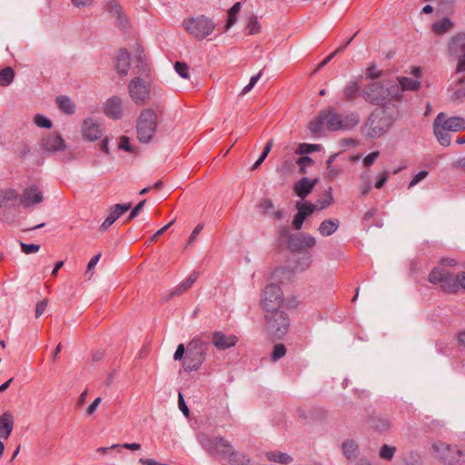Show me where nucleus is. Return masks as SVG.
<instances>
[{"label": "nucleus", "mask_w": 465, "mask_h": 465, "mask_svg": "<svg viewBox=\"0 0 465 465\" xmlns=\"http://www.w3.org/2000/svg\"><path fill=\"white\" fill-rule=\"evenodd\" d=\"M296 209L298 213L294 216L292 225L294 229H301L304 220L309 215L312 214L316 210L317 206L308 203L298 202L296 203Z\"/></svg>", "instance_id": "6ab92c4d"}, {"label": "nucleus", "mask_w": 465, "mask_h": 465, "mask_svg": "<svg viewBox=\"0 0 465 465\" xmlns=\"http://www.w3.org/2000/svg\"><path fill=\"white\" fill-rule=\"evenodd\" d=\"M80 134L83 140L85 142H98L105 134L103 120L96 116L84 118L80 125Z\"/></svg>", "instance_id": "f8f14e48"}, {"label": "nucleus", "mask_w": 465, "mask_h": 465, "mask_svg": "<svg viewBox=\"0 0 465 465\" xmlns=\"http://www.w3.org/2000/svg\"><path fill=\"white\" fill-rule=\"evenodd\" d=\"M431 454L443 465H463L465 463V450L440 440L431 444Z\"/></svg>", "instance_id": "0eeeda50"}, {"label": "nucleus", "mask_w": 465, "mask_h": 465, "mask_svg": "<svg viewBox=\"0 0 465 465\" xmlns=\"http://www.w3.org/2000/svg\"><path fill=\"white\" fill-rule=\"evenodd\" d=\"M380 155L379 152H372L366 155L363 159V164L366 167H370L376 161L378 156Z\"/></svg>", "instance_id": "bf43d9fd"}, {"label": "nucleus", "mask_w": 465, "mask_h": 465, "mask_svg": "<svg viewBox=\"0 0 465 465\" xmlns=\"http://www.w3.org/2000/svg\"><path fill=\"white\" fill-rule=\"evenodd\" d=\"M456 262L453 259H442L440 265L435 267L429 275V281L434 284H441L442 288L448 292H453L455 290L454 278L446 267L454 266Z\"/></svg>", "instance_id": "9d476101"}, {"label": "nucleus", "mask_w": 465, "mask_h": 465, "mask_svg": "<svg viewBox=\"0 0 465 465\" xmlns=\"http://www.w3.org/2000/svg\"><path fill=\"white\" fill-rule=\"evenodd\" d=\"M47 303H48L47 300H43L36 304V307H35V317L36 318H39L45 312Z\"/></svg>", "instance_id": "0e129e2a"}, {"label": "nucleus", "mask_w": 465, "mask_h": 465, "mask_svg": "<svg viewBox=\"0 0 465 465\" xmlns=\"http://www.w3.org/2000/svg\"><path fill=\"white\" fill-rule=\"evenodd\" d=\"M175 73L184 80L191 79V72L190 67L187 64L183 62H175L173 65Z\"/></svg>", "instance_id": "e433bc0d"}, {"label": "nucleus", "mask_w": 465, "mask_h": 465, "mask_svg": "<svg viewBox=\"0 0 465 465\" xmlns=\"http://www.w3.org/2000/svg\"><path fill=\"white\" fill-rule=\"evenodd\" d=\"M359 123L356 114H341V129H350Z\"/></svg>", "instance_id": "f704fd0d"}, {"label": "nucleus", "mask_w": 465, "mask_h": 465, "mask_svg": "<svg viewBox=\"0 0 465 465\" xmlns=\"http://www.w3.org/2000/svg\"><path fill=\"white\" fill-rule=\"evenodd\" d=\"M112 448H118V451L121 452L122 449H126L130 450H139L141 449V445L139 443H124V444H114Z\"/></svg>", "instance_id": "603ef678"}, {"label": "nucleus", "mask_w": 465, "mask_h": 465, "mask_svg": "<svg viewBox=\"0 0 465 465\" xmlns=\"http://www.w3.org/2000/svg\"><path fill=\"white\" fill-rule=\"evenodd\" d=\"M19 193L13 188L0 191V207L15 206L19 204Z\"/></svg>", "instance_id": "a878e982"}, {"label": "nucleus", "mask_w": 465, "mask_h": 465, "mask_svg": "<svg viewBox=\"0 0 465 465\" xmlns=\"http://www.w3.org/2000/svg\"><path fill=\"white\" fill-rule=\"evenodd\" d=\"M454 26V23L450 18L448 17H442L438 19L433 25H432V31L435 35H443L449 31H450Z\"/></svg>", "instance_id": "7c9ffc66"}, {"label": "nucleus", "mask_w": 465, "mask_h": 465, "mask_svg": "<svg viewBox=\"0 0 465 465\" xmlns=\"http://www.w3.org/2000/svg\"><path fill=\"white\" fill-rule=\"evenodd\" d=\"M158 114L152 108L143 109L135 124L136 137L143 143L151 142L157 131Z\"/></svg>", "instance_id": "423d86ee"}, {"label": "nucleus", "mask_w": 465, "mask_h": 465, "mask_svg": "<svg viewBox=\"0 0 465 465\" xmlns=\"http://www.w3.org/2000/svg\"><path fill=\"white\" fill-rule=\"evenodd\" d=\"M441 116H437L434 121V134L439 143L443 146H448L450 143V136L442 125H440Z\"/></svg>", "instance_id": "c756f323"}, {"label": "nucleus", "mask_w": 465, "mask_h": 465, "mask_svg": "<svg viewBox=\"0 0 465 465\" xmlns=\"http://www.w3.org/2000/svg\"><path fill=\"white\" fill-rule=\"evenodd\" d=\"M19 205L25 208L41 203L44 201V194L41 185L36 183L27 184L23 193H19Z\"/></svg>", "instance_id": "4468645a"}, {"label": "nucleus", "mask_w": 465, "mask_h": 465, "mask_svg": "<svg viewBox=\"0 0 465 465\" xmlns=\"http://www.w3.org/2000/svg\"><path fill=\"white\" fill-rule=\"evenodd\" d=\"M450 54L459 58L457 72L465 71V34L453 36L449 45Z\"/></svg>", "instance_id": "dca6fc26"}, {"label": "nucleus", "mask_w": 465, "mask_h": 465, "mask_svg": "<svg viewBox=\"0 0 465 465\" xmlns=\"http://www.w3.org/2000/svg\"><path fill=\"white\" fill-rule=\"evenodd\" d=\"M325 128L332 131L341 129V114L328 110L322 112L318 119L310 124V129L314 134L320 133Z\"/></svg>", "instance_id": "ddd939ff"}, {"label": "nucleus", "mask_w": 465, "mask_h": 465, "mask_svg": "<svg viewBox=\"0 0 465 465\" xmlns=\"http://www.w3.org/2000/svg\"><path fill=\"white\" fill-rule=\"evenodd\" d=\"M340 222L338 219L323 220L319 225L318 232L323 237L332 235L339 228Z\"/></svg>", "instance_id": "c85d7f7f"}, {"label": "nucleus", "mask_w": 465, "mask_h": 465, "mask_svg": "<svg viewBox=\"0 0 465 465\" xmlns=\"http://www.w3.org/2000/svg\"><path fill=\"white\" fill-rule=\"evenodd\" d=\"M261 25L258 22L257 17L252 16L249 19L246 31L248 35H257L261 32Z\"/></svg>", "instance_id": "49530a36"}, {"label": "nucleus", "mask_w": 465, "mask_h": 465, "mask_svg": "<svg viewBox=\"0 0 465 465\" xmlns=\"http://www.w3.org/2000/svg\"><path fill=\"white\" fill-rule=\"evenodd\" d=\"M185 353H186V350H185L183 344H180V345H178L176 351L174 352L173 359L175 361H181V360L183 361V359H184L183 355H185Z\"/></svg>", "instance_id": "69168bd1"}, {"label": "nucleus", "mask_w": 465, "mask_h": 465, "mask_svg": "<svg viewBox=\"0 0 465 465\" xmlns=\"http://www.w3.org/2000/svg\"><path fill=\"white\" fill-rule=\"evenodd\" d=\"M341 451L347 460H354L359 455V445L355 440L347 439L341 444Z\"/></svg>", "instance_id": "cd10ccee"}, {"label": "nucleus", "mask_w": 465, "mask_h": 465, "mask_svg": "<svg viewBox=\"0 0 465 465\" xmlns=\"http://www.w3.org/2000/svg\"><path fill=\"white\" fill-rule=\"evenodd\" d=\"M137 465H168V464L159 462L154 459L143 457V458L139 459V460L137 461Z\"/></svg>", "instance_id": "e2e57ef3"}, {"label": "nucleus", "mask_w": 465, "mask_h": 465, "mask_svg": "<svg viewBox=\"0 0 465 465\" xmlns=\"http://www.w3.org/2000/svg\"><path fill=\"white\" fill-rule=\"evenodd\" d=\"M381 75V71L378 69L375 65H371L366 69V78L367 79H376Z\"/></svg>", "instance_id": "3c124183"}, {"label": "nucleus", "mask_w": 465, "mask_h": 465, "mask_svg": "<svg viewBox=\"0 0 465 465\" xmlns=\"http://www.w3.org/2000/svg\"><path fill=\"white\" fill-rule=\"evenodd\" d=\"M178 407H179L180 411L184 414V416H186V417L189 416V409L186 406L185 401L181 393H179Z\"/></svg>", "instance_id": "338daca9"}, {"label": "nucleus", "mask_w": 465, "mask_h": 465, "mask_svg": "<svg viewBox=\"0 0 465 465\" xmlns=\"http://www.w3.org/2000/svg\"><path fill=\"white\" fill-rule=\"evenodd\" d=\"M396 452V448L391 445L383 444L379 451V456L381 459L385 460H390L393 458Z\"/></svg>", "instance_id": "79ce46f5"}, {"label": "nucleus", "mask_w": 465, "mask_h": 465, "mask_svg": "<svg viewBox=\"0 0 465 465\" xmlns=\"http://www.w3.org/2000/svg\"><path fill=\"white\" fill-rule=\"evenodd\" d=\"M428 175V172L426 171H421L419 173H417L413 179L411 180V182L409 184V188H411L413 186H415L417 183H419L420 182H421L422 180H424Z\"/></svg>", "instance_id": "680f3d73"}, {"label": "nucleus", "mask_w": 465, "mask_h": 465, "mask_svg": "<svg viewBox=\"0 0 465 465\" xmlns=\"http://www.w3.org/2000/svg\"><path fill=\"white\" fill-rule=\"evenodd\" d=\"M333 203V198L331 193V191H327L324 193L323 196L318 200L317 203L315 204L317 206V210H323L327 207L331 206Z\"/></svg>", "instance_id": "37998d69"}, {"label": "nucleus", "mask_w": 465, "mask_h": 465, "mask_svg": "<svg viewBox=\"0 0 465 465\" xmlns=\"http://www.w3.org/2000/svg\"><path fill=\"white\" fill-rule=\"evenodd\" d=\"M297 241L299 250L313 248L317 243L316 238L311 234H301Z\"/></svg>", "instance_id": "72a5a7b5"}, {"label": "nucleus", "mask_w": 465, "mask_h": 465, "mask_svg": "<svg viewBox=\"0 0 465 465\" xmlns=\"http://www.w3.org/2000/svg\"><path fill=\"white\" fill-rule=\"evenodd\" d=\"M152 81L147 76H135L128 84V94L135 104H143L152 97Z\"/></svg>", "instance_id": "1a4fd4ad"}, {"label": "nucleus", "mask_w": 465, "mask_h": 465, "mask_svg": "<svg viewBox=\"0 0 465 465\" xmlns=\"http://www.w3.org/2000/svg\"><path fill=\"white\" fill-rule=\"evenodd\" d=\"M272 147V141H269L264 147L262 154L260 155V158L252 165L253 170L257 169L262 164V163L264 161V159L267 157L268 153H270Z\"/></svg>", "instance_id": "09e8293b"}, {"label": "nucleus", "mask_w": 465, "mask_h": 465, "mask_svg": "<svg viewBox=\"0 0 465 465\" xmlns=\"http://www.w3.org/2000/svg\"><path fill=\"white\" fill-rule=\"evenodd\" d=\"M465 77L460 78L450 84L449 87L450 99L455 103L465 101Z\"/></svg>", "instance_id": "393cba45"}, {"label": "nucleus", "mask_w": 465, "mask_h": 465, "mask_svg": "<svg viewBox=\"0 0 465 465\" xmlns=\"http://www.w3.org/2000/svg\"><path fill=\"white\" fill-rule=\"evenodd\" d=\"M198 441L209 454L219 457L225 465H252L249 455L236 450L225 438L201 433Z\"/></svg>", "instance_id": "7ed1b4c3"}, {"label": "nucleus", "mask_w": 465, "mask_h": 465, "mask_svg": "<svg viewBox=\"0 0 465 465\" xmlns=\"http://www.w3.org/2000/svg\"><path fill=\"white\" fill-rule=\"evenodd\" d=\"M452 168L455 170H460L465 172V157L459 158L455 160L452 164Z\"/></svg>", "instance_id": "774afa93"}, {"label": "nucleus", "mask_w": 465, "mask_h": 465, "mask_svg": "<svg viewBox=\"0 0 465 465\" xmlns=\"http://www.w3.org/2000/svg\"><path fill=\"white\" fill-rule=\"evenodd\" d=\"M312 262V255L307 253L298 260L295 270L297 272H303L311 266Z\"/></svg>", "instance_id": "a18cd8bd"}, {"label": "nucleus", "mask_w": 465, "mask_h": 465, "mask_svg": "<svg viewBox=\"0 0 465 465\" xmlns=\"http://www.w3.org/2000/svg\"><path fill=\"white\" fill-rule=\"evenodd\" d=\"M298 301L284 298L281 287L270 283L263 289L260 298V308L263 312L267 331L275 338L282 339L289 330L290 320L283 309L295 308Z\"/></svg>", "instance_id": "f257e3e1"}, {"label": "nucleus", "mask_w": 465, "mask_h": 465, "mask_svg": "<svg viewBox=\"0 0 465 465\" xmlns=\"http://www.w3.org/2000/svg\"><path fill=\"white\" fill-rule=\"evenodd\" d=\"M420 85V82L417 79L398 77L396 81L374 82L363 90V94L371 103L395 104L401 101L402 92L416 91Z\"/></svg>", "instance_id": "f03ea898"}, {"label": "nucleus", "mask_w": 465, "mask_h": 465, "mask_svg": "<svg viewBox=\"0 0 465 465\" xmlns=\"http://www.w3.org/2000/svg\"><path fill=\"white\" fill-rule=\"evenodd\" d=\"M101 253H98L96 255H94L88 262L87 264V268H86V275H88V280H91L94 276V268L95 267V265L97 264V262H99L100 258H101Z\"/></svg>", "instance_id": "de8ad7c7"}, {"label": "nucleus", "mask_w": 465, "mask_h": 465, "mask_svg": "<svg viewBox=\"0 0 465 465\" xmlns=\"http://www.w3.org/2000/svg\"><path fill=\"white\" fill-rule=\"evenodd\" d=\"M437 116H441L440 125L450 132H460L465 130V119L459 116L447 118L443 113Z\"/></svg>", "instance_id": "4be33fe9"}, {"label": "nucleus", "mask_w": 465, "mask_h": 465, "mask_svg": "<svg viewBox=\"0 0 465 465\" xmlns=\"http://www.w3.org/2000/svg\"><path fill=\"white\" fill-rule=\"evenodd\" d=\"M21 249H22V252H25V254L35 253L39 251L40 245L26 244V243L22 242Z\"/></svg>", "instance_id": "6e6d98bb"}, {"label": "nucleus", "mask_w": 465, "mask_h": 465, "mask_svg": "<svg viewBox=\"0 0 465 465\" xmlns=\"http://www.w3.org/2000/svg\"><path fill=\"white\" fill-rule=\"evenodd\" d=\"M99 142V148L104 154L110 153V148H109V138L104 135V137L98 141Z\"/></svg>", "instance_id": "052dcab7"}, {"label": "nucleus", "mask_w": 465, "mask_h": 465, "mask_svg": "<svg viewBox=\"0 0 465 465\" xmlns=\"http://www.w3.org/2000/svg\"><path fill=\"white\" fill-rule=\"evenodd\" d=\"M197 279H198V272H191L187 276V278L185 280H183L176 287L175 292L181 293V292L187 291L188 289H190L193 286V284L196 282Z\"/></svg>", "instance_id": "c9c22d12"}, {"label": "nucleus", "mask_w": 465, "mask_h": 465, "mask_svg": "<svg viewBox=\"0 0 465 465\" xmlns=\"http://www.w3.org/2000/svg\"><path fill=\"white\" fill-rule=\"evenodd\" d=\"M259 209L261 210V212L263 214H265L274 220H279L283 215L282 211L280 209H277L275 207L274 203H272V201L269 198H262L260 201Z\"/></svg>", "instance_id": "5701e85b"}, {"label": "nucleus", "mask_w": 465, "mask_h": 465, "mask_svg": "<svg viewBox=\"0 0 465 465\" xmlns=\"http://www.w3.org/2000/svg\"><path fill=\"white\" fill-rule=\"evenodd\" d=\"M104 113L113 119H120L124 113V101L119 96H112L104 104Z\"/></svg>", "instance_id": "a211bd4d"}, {"label": "nucleus", "mask_w": 465, "mask_h": 465, "mask_svg": "<svg viewBox=\"0 0 465 465\" xmlns=\"http://www.w3.org/2000/svg\"><path fill=\"white\" fill-rule=\"evenodd\" d=\"M360 83L358 81L351 82L344 89V95L348 99H352L356 96L360 90Z\"/></svg>", "instance_id": "c03bdc74"}, {"label": "nucleus", "mask_w": 465, "mask_h": 465, "mask_svg": "<svg viewBox=\"0 0 465 465\" xmlns=\"http://www.w3.org/2000/svg\"><path fill=\"white\" fill-rule=\"evenodd\" d=\"M380 105L375 109L368 119L366 124V134L368 136L375 138L383 135L392 125L395 120V105L393 103Z\"/></svg>", "instance_id": "20e7f679"}, {"label": "nucleus", "mask_w": 465, "mask_h": 465, "mask_svg": "<svg viewBox=\"0 0 465 465\" xmlns=\"http://www.w3.org/2000/svg\"><path fill=\"white\" fill-rule=\"evenodd\" d=\"M56 104L59 109L66 114H73L75 112V104L74 100L68 96H58L56 98Z\"/></svg>", "instance_id": "2f4dec72"}, {"label": "nucleus", "mask_w": 465, "mask_h": 465, "mask_svg": "<svg viewBox=\"0 0 465 465\" xmlns=\"http://www.w3.org/2000/svg\"><path fill=\"white\" fill-rule=\"evenodd\" d=\"M298 164L300 166V172L305 173L306 168L312 164V160L307 156L301 157L298 161Z\"/></svg>", "instance_id": "4d7b16f0"}, {"label": "nucleus", "mask_w": 465, "mask_h": 465, "mask_svg": "<svg viewBox=\"0 0 465 465\" xmlns=\"http://www.w3.org/2000/svg\"><path fill=\"white\" fill-rule=\"evenodd\" d=\"M42 150L49 153L64 152L67 149V143L58 132H51L45 134L40 142Z\"/></svg>", "instance_id": "2eb2a0df"}, {"label": "nucleus", "mask_w": 465, "mask_h": 465, "mask_svg": "<svg viewBox=\"0 0 465 465\" xmlns=\"http://www.w3.org/2000/svg\"><path fill=\"white\" fill-rule=\"evenodd\" d=\"M265 457L267 460L271 462L280 463L283 465H288L292 462V457L282 450H269L265 452Z\"/></svg>", "instance_id": "bb28decb"}, {"label": "nucleus", "mask_w": 465, "mask_h": 465, "mask_svg": "<svg viewBox=\"0 0 465 465\" xmlns=\"http://www.w3.org/2000/svg\"><path fill=\"white\" fill-rule=\"evenodd\" d=\"M143 48L139 43H135L130 51L126 49L119 51L115 58L114 69L120 76H125L128 74L131 62L138 67L143 64Z\"/></svg>", "instance_id": "6e6552de"}, {"label": "nucleus", "mask_w": 465, "mask_h": 465, "mask_svg": "<svg viewBox=\"0 0 465 465\" xmlns=\"http://www.w3.org/2000/svg\"><path fill=\"white\" fill-rule=\"evenodd\" d=\"M361 179L363 181V184L361 187V193L367 194L371 189V183L368 180V175L365 173H363L361 174Z\"/></svg>", "instance_id": "13d9d810"}, {"label": "nucleus", "mask_w": 465, "mask_h": 465, "mask_svg": "<svg viewBox=\"0 0 465 465\" xmlns=\"http://www.w3.org/2000/svg\"><path fill=\"white\" fill-rule=\"evenodd\" d=\"M238 338L233 334H225L222 331H215L213 334V343L218 350H226L236 344Z\"/></svg>", "instance_id": "412c9836"}, {"label": "nucleus", "mask_w": 465, "mask_h": 465, "mask_svg": "<svg viewBox=\"0 0 465 465\" xmlns=\"http://www.w3.org/2000/svg\"><path fill=\"white\" fill-rule=\"evenodd\" d=\"M15 77V72L11 67H6L0 71V85L7 86L9 85Z\"/></svg>", "instance_id": "58836bf2"}, {"label": "nucleus", "mask_w": 465, "mask_h": 465, "mask_svg": "<svg viewBox=\"0 0 465 465\" xmlns=\"http://www.w3.org/2000/svg\"><path fill=\"white\" fill-rule=\"evenodd\" d=\"M205 358L204 343L199 340H193L186 348L183 361V367L186 371H196L200 368Z\"/></svg>", "instance_id": "9b49d317"}, {"label": "nucleus", "mask_w": 465, "mask_h": 465, "mask_svg": "<svg viewBox=\"0 0 465 465\" xmlns=\"http://www.w3.org/2000/svg\"><path fill=\"white\" fill-rule=\"evenodd\" d=\"M241 9V4L235 3L228 11V19L225 25V30H229L237 20V15Z\"/></svg>", "instance_id": "4c0bfd02"}, {"label": "nucleus", "mask_w": 465, "mask_h": 465, "mask_svg": "<svg viewBox=\"0 0 465 465\" xmlns=\"http://www.w3.org/2000/svg\"><path fill=\"white\" fill-rule=\"evenodd\" d=\"M131 208V203L116 204L111 210L109 215L101 225L103 230H107L124 213Z\"/></svg>", "instance_id": "b1692460"}, {"label": "nucleus", "mask_w": 465, "mask_h": 465, "mask_svg": "<svg viewBox=\"0 0 465 465\" xmlns=\"http://www.w3.org/2000/svg\"><path fill=\"white\" fill-rule=\"evenodd\" d=\"M116 143L118 150L124 151L131 155H134L137 153V147L132 143L128 136H119Z\"/></svg>", "instance_id": "473e14b6"}, {"label": "nucleus", "mask_w": 465, "mask_h": 465, "mask_svg": "<svg viewBox=\"0 0 465 465\" xmlns=\"http://www.w3.org/2000/svg\"><path fill=\"white\" fill-rule=\"evenodd\" d=\"M371 427L379 432H383L389 430L391 423L387 419L379 418L371 420Z\"/></svg>", "instance_id": "a19ab883"}, {"label": "nucleus", "mask_w": 465, "mask_h": 465, "mask_svg": "<svg viewBox=\"0 0 465 465\" xmlns=\"http://www.w3.org/2000/svg\"><path fill=\"white\" fill-rule=\"evenodd\" d=\"M182 25L188 35L197 41L210 39V36L213 35L216 28L215 22L203 15L185 18Z\"/></svg>", "instance_id": "39448f33"}, {"label": "nucleus", "mask_w": 465, "mask_h": 465, "mask_svg": "<svg viewBox=\"0 0 465 465\" xmlns=\"http://www.w3.org/2000/svg\"><path fill=\"white\" fill-rule=\"evenodd\" d=\"M318 147V145L302 143L299 145L297 153L300 154L310 153L312 152L316 151Z\"/></svg>", "instance_id": "5fc2aeb1"}, {"label": "nucleus", "mask_w": 465, "mask_h": 465, "mask_svg": "<svg viewBox=\"0 0 465 465\" xmlns=\"http://www.w3.org/2000/svg\"><path fill=\"white\" fill-rule=\"evenodd\" d=\"M318 181V178H302L294 183L293 191L298 197L304 199L312 193Z\"/></svg>", "instance_id": "aec40b11"}, {"label": "nucleus", "mask_w": 465, "mask_h": 465, "mask_svg": "<svg viewBox=\"0 0 465 465\" xmlns=\"http://www.w3.org/2000/svg\"><path fill=\"white\" fill-rule=\"evenodd\" d=\"M262 76V72L258 73L256 75H253L250 79V83L242 90L241 95H245L248 94L253 86L256 84V83L259 81V79Z\"/></svg>", "instance_id": "8fccbe9b"}, {"label": "nucleus", "mask_w": 465, "mask_h": 465, "mask_svg": "<svg viewBox=\"0 0 465 465\" xmlns=\"http://www.w3.org/2000/svg\"><path fill=\"white\" fill-rule=\"evenodd\" d=\"M33 123L39 128L51 129L53 126L51 119L41 114L33 116Z\"/></svg>", "instance_id": "ea45409f"}, {"label": "nucleus", "mask_w": 465, "mask_h": 465, "mask_svg": "<svg viewBox=\"0 0 465 465\" xmlns=\"http://www.w3.org/2000/svg\"><path fill=\"white\" fill-rule=\"evenodd\" d=\"M14 429V416L6 411L0 416V457L5 450V442L9 439Z\"/></svg>", "instance_id": "f3484780"}, {"label": "nucleus", "mask_w": 465, "mask_h": 465, "mask_svg": "<svg viewBox=\"0 0 465 465\" xmlns=\"http://www.w3.org/2000/svg\"><path fill=\"white\" fill-rule=\"evenodd\" d=\"M285 351H286L285 347L282 344L275 345L272 354V360L273 361L279 360L285 354Z\"/></svg>", "instance_id": "864d4df0"}]
</instances>
